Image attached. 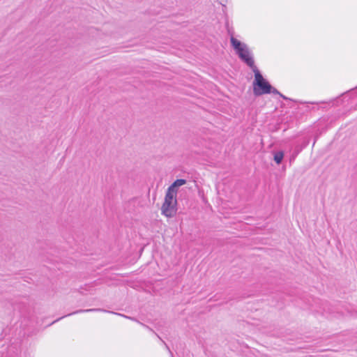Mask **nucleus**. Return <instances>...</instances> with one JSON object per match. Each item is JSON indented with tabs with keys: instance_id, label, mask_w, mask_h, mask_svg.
Here are the masks:
<instances>
[{
	"instance_id": "f257e3e1",
	"label": "nucleus",
	"mask_w": 357,
	"mask_h": 357,
	"mask_svg": "<svg viewBox=\"0 0 357 357\" xmlns=\"http://www.w3.org/2000/svg\"><path fill=\"white\" fill-rule=\"evenodd\" d=\"M255 73V80L253 82V92L255 96H261L266 93H279L273 89L271 85L263 77L257 68L252 69Z\"/></svg>"
},
{
	"instance_id": "f03ea898",
	"label": "nucleus",
	"mask_w": 357,
	"mask_h": 357,
	"mask_svg": "<svg viewBox=\"0 0 357 357\" xmlns=\"http://www.w3.org/2000/svg\"><path fill=\"white\" fill-rule=\"evenodd\" d=\"M231 44L239 58L252 69L256 68L251 52L247 45L231 36Z\"/></svg>"
},
{
	"instance_id": "7ed1b4c3",
	"label": "nucleus",
	"mask_w": 357,
	"mask_h": 357,
	"mask_svg": "<svg viewBox=\"0 0 357 357\" xmlns=\"http://www.w3.org/2000/svg\"><path fill=\"white\" fill-rule=\"evenodd\" d=\"M176 197V194L167 190L161 206V213L165 217L172 218L176 214L178 204Z\"/></svg>"
},
{
	"instance_id": "20e7f679",
	"label": "nucleus",
	"mask_w": 357,
	"mask_h": 357,
	"mask_svg": "<svg viewBox=\"0 0 357 357\" xmlns=\"http://www.w3.org/2000/svg\"><path fill=\"white\" fill-rule=\"evenodd\" d=\"M185 183L186 181L185 179H177L167 188V190L177 195L178 188L185 185Z\"/></svg>"
},
{
	"instance_id": "39448f33",
	"label": "nucleus",
	"mask_w": 357,
	"mask_h": 357,
	"mask_svg": "<svg viewBox=\"0 0 357 357\" xmlns=\"http://www.w3.org/2000/svg\"><path fill=\"white\" fill-rule=\"evenodd\" d=\"M283 158L284 153L282 151H278L274 154V160L277 164H280Z\"/></svg>"
},
{
	"instance_id": "423d86ee",
	"label": "nucleus",
	"mask_w": 357,
	"mask_h": 357,
	"mask_svg": "<svg viewBox=\"0 0 357 357\" xmlns=\"http://www.w3.org/2000/svg\"><path fill=\"white\" fill-rule=\"evenodd\" d=\"M96 309H89L86 310H82L81 312H91V311H96Z\"/></svg>"
}]
</instances>
